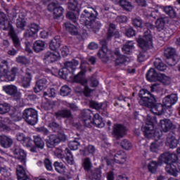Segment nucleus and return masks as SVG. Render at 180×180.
<instances>
[{
    "label": "nucleus",
    "instance_id": "obj_12",
    "mask_svg": "<svg viewBox=\"0 0 180 180\" xmlns=\"http://www.w3.org/2000/svg\"><path fill=\"white\" fill-rule=\"evenodd\" d=\"M3 91H4L7 95L13 96L15 101H20L22 98V94L18 91V87L13 84L4 86Z\"/></svg>",
    "mask_w": 180,
    "mask_h": 180
},
{
    "label": "nucleus",
    "instance_id": "obj_41",
    "mask_svg": "<svg viewBox=\"0 0 180 180\" xmlns=\"http://www.w3.org/2000/svg\"><path fill=\"white\" fill-rule=\"evenodd\" d=\"M82 167L86 172H90L92 169V167H94V165L92 164V161H91V158H86L83 159L82 160Z\"/></svg>",
    "mask_w": 180,
    "mask_h": 180
},
{
    "label": "nucleus",
    "instance_id": "obj_46",
    "mask_svg": "<svg viewBox=\"0 0 180 180\" xmlns=\"http://www.w3.org/2000/svg\"><path fill=\"white\" fill-rule=\"evenodd\" d=\"M65 153L66 154L65 161L67 164H68L69 165H74L75 162H74V156L72 155V153H71V152H70V150L67 148L65 150Z\"/></svg>",
    "mask_w": 180,
    "mask_h": 180
},
{
    "label": "nucleus",
    "instance_id": "obj_9",
    "mask_svg": "<svg viewBox=\"0 0 180 180\" xmlns=\"http://www.w3.org/2000/svg\"><path fill=\"white\" fill-rule=\"evenodd\" d=\"M165 56L167 58L166 63L171 67L175 65L179 60V56L176 55V51L174 48H167L165 50Z\"/></svg>",
    "mask_w": 180,
    "mask_h": 180
},
{
    "label": "nucleus",
    "instance_id": "obj_10",
    "mask_svg": "<svg viewBox=\"0 0 180 180\" xmlns=\"http://www.w3.org/2000/svg\"><path fill=\"white\" fill-rule=\"evenodd\" d=\"M100 44L101 46V49L98 51L97 55L103 63H108L109 61V56L108 53L111 54L112 52L108 50V41L106 39H103L100 41Z\"/></svg>",
    "mask_w": 180,
    "mask_h": 180
},
{
    "label": "nucleus",
    "instance_id": "obj_14",
    "mask_svg": "<svg viewBox=\"0 0 180 180\" xmlns=\"http://www.w3.org/2000/svg\"><path fill=\"white\" fill-rule=\"evenodd\" d=\"M58 58H60L58 52L47 51L44 55L43 61L44 64H51V63H56Z\"/></svg>",
    "mask_w": 180,
    "mask_h": 180
},
{
    "label": "nucleus",
    "instance_id": "obj_29",
    "mask_svg": "<svg viewBox=\"0 0 180 180\" xmlns=\"http://www.w3.org/2000/svg\"><path fill=\"white\" fill-rule=\"evenodd\" d=\"M47 87V79L41 78L37 81L36 87L34 88V92H40V91H43L44 88Z\"/></svg>",
    "mask_w": 180,
    "mask_h": 180
},
{
    "label": "nucleus",
    "instance_id": "obj_3",
    "mask_svg": "<svg viewBox=\"0 0 180 180\" xmlns=\"http://www.w3.org/2000/svg\"><path fill=\"white\" fill-rule=\"evenodd\" d=\"M0 26H1L3 30H9L8 34L12 39L13 46L19 50L20 49V39L18 37V35L13 30V27L11 25V22L8 20V17L5 13L0 11Z\"/></svg>",
    "mask_w": 180,
    "mask_h": 180
},
{
    "label": "nucleus",
    "instance_id": "obj_53",
    "mask_svg": "<svg viewBox=\"0 0 180 180\" xmlns=\"http://www.w3.org/2000/svg\"><path fill=\"white\" fill-rule=\"evenodd\" d=\"M157 168H158V162L155 161L150 162L148 166L149 172L152 174H155V172H157Z\"/></svg>",
    "mask_w": 180,
    "mask_h": 180
},
{
    "label": "nucleus",
    "instance_id": "obj_16",
    "mask_svg": "<svg viewBox=\"0 0 180 180\" xmlns=\"http://www.w3.org/2000/svg\"><path fill=\"white\" fill-rule=\"evenodd\" d=\"M115 35L117 37H119V31H116V25L110 23L106 33V39H103V40H106V41H108V40H112V37H113Z\"/></svg>",
    "mask_w": 180,
    "mask_h": 180
},
{
    "label": "nucleus",
    "instance_id": "obj_38",
    "mask_svg": "<svg viewBox=\"0 0 180 180\" xmlns=\"http://www.w3.org/2000/svg\"><path fill=\"white\" fill-rule=\"evenodd\" d=\"M167 22H168V18H160L156 20L155 26L158 32L164 30L165 28V23H167Z\"/></svg>",
    "mask_w": 180,
    "mask_h": 180
},
{
    "label": "nucleus",
    "instance_id": "obj_15",
    "mask_svg": "<svg viewBox=\"0 0 180 180\" xmlns=\"http://www.w3.org/2000/svg\"><path fill=\"white\" fill-rule=\"evenodd\" d=\"M85 27L89 29L90 32H94L96 33V32H99L101 30V27H102V22L101 21L96 19L91 20L88 24H86Z\"/></svg>",
    "mask_w": 180,
    "mask_h": 180
},
{
    "label": "nucleus",
    "instance_id": "obj_11",
    "mask_svg": "<svg viewBox=\"0 0 180 180\" xmlns=\"http://www.w3.org/2000/svg\"><path fill=\"white\" fill-rule=\"evenodd\" d=\"M12 151L15 158L18 160L20 162H22V164L25 165L26 164V160L27 157L25 150L22 149L19 145L15 144L12 148Z\"/></svg>",
    "mask_w": 180,
    "mask_h": 180
},
{
    "label": "nucleus",
    "instance_id": "obj_6",
    "mask_svg": "<svg viewBox=\"0 0 180 180\" xmlns=\"http://www.w3.org/2000/svg\"><path fill=\"white\" fill-rule=\"evenodd\" d=\"M98 16V12L95 9L88 7L84 9L83 13L81 14L79 22L82 25L85 26L89 22L93 20V19H96Z\"/></svg>",
    "mask_w": 180,
    "mask_h": 180
},
{
    "label": "nucleus",
    "instance_id": "obj_59",
    "mask_svg": "<svg viewBox=\"0 0 180 180\" xmlns=\"http://www.w3.org/2000/svg\"><path fill=\"white\" fill-rule=\"evenodd\" d=\"M77 13V15H75L73 12L69 11L66 14V18L68 19H70V20H72V22H73V23H76L77 19L78 16H79V14H78V13Z\"/></svg>",
    "mask_w": 180,
    "mask_h": 180
},
{
    "label": "nucleus",
    "instance_id": "obj_45",
    "mask_svg": "<svg viewBox=\"0 0 180 180\" xmlns=\"http://www.w3.org/2000/svg\"><path fill=\"white\" fill-rule=\"evenodd\" d=\"M163 11L166 15H168L170 18H176V12L172 6H168L163 8Z\"/></svg>",
    "mask_w": 180,
    "mask_h": 180
},
{
    "label": "nucleus",
    "instance_id": "obj_25",
    "mask_svg": "<svg viewBox=\"0 0 180 180\" xmlns=\"http://www.w3.org/2000/svg\"><path fill=\"white\" fill-rule=\"evenodd\" d=\"M160 74H158L154 68H150L146 73V79L150 82L160 79Z\"/></svg>",
    "mask_w": 180,
    "mask_h": 180
},
{
    "label": "nucleus",
    "instance_id": "obj_30",
    "mask_svg": "<svg viewBox=\"0 0 180 180\" xmlns=\"http://www.w3.org/2000/svg\"><path fill=\"white\" fill-rule=\"evenodd\" d=\"M61 46V41L60 40V37H55L49 44V49L52 50V51H56V50H58L60 46Z\"/></svg>",
    "mask_w": 180,
    "mask_h": 180
},
{
    "label": "nucleus",
    "instance_id": "obj_19",
    "mask_svg": "<svg viewBox=\"0 0 180 180\" xmlns=\"http://www.w3.org/2000/svg\"><path fill=\"white\" fill-rule=\"evenodd\" d=\"M113 133L117 136V139H122L126 134V127L122 124H115Z\"/></svg>",
    "mask_w": 180,
    "mask_h": 180
},
{
    "label": "nucleus",
    "instance_id": "obj_31",
    "mask_svg": "<svg viewBox=\"0 0 180 180\" xmlns=\"http://www.w3.org/2000/svg\"><path fill=\"white\" fill-rule=\"evenodd\" d=\"M53 167L55 168V171H56L58 174H60V175H65L67 167L63 165V162L56 161L53 163Z\"/></svg>",
    "mask_w": 180,
    "mask_h": 180
},
{
    "label": "nucleus",
    "instance_id": "obj_22",
    "mask_svg": "<svg viewBox=\"0 0 180 180\" xmlns=\"http://www.w3.org/2000/svg\"><path fill=\"white\" fill-rule=\"evenodd\" d=\"M89 178L91 180H101L102 179V170L99 168H95L87 172Z\"/></svg>",
    "mask_w": 180,
    "mask_h": 180
},
{
    "label": "nucleus",
    "instance_id": "obj_64",
    "mask_svg": "<svg viewBox=\"0 0 180 180\" xmlns=\"http://www.w3.org/2000/svg\"><path fill=\"white\" fill-rule=\"evenodd\" d=\"M94 153H95V146L92 145H89L87 147L84 148L85 155H88L89 154H94Z\"/></svg>",
    "mask_w": 180,
    "mask_h": 180
},
{
    "label": "nucleus",
    "instance_id": "obj_47",
    "mask_svg": "<svg viewBox=\"0 0 180 180\" xmlns=\"http://www.w3.org/2000/svg\"><path fill=\"white\" fill-rule=\"evenodd\" d=\"M154 65L158 71H165L167 70V65L164 64L160 59H156L154 62Z\"/></svg>",
    "mask_w": 180,
    "mask_h": 180
},
{
    "label": "nucleus",
    "instance_id": "obj_33",
    "mask_svg": "<svg viewBox=\"0 0 180 180\" xmlns=\"http://www.w3.org/2000/svg\"><path fill=\"white\" fill-rule=\"evenodd\" d=\"M78 64V61L77 60H73L72 62L68 61L64 63V68H66V70H68V72L74 74V71H75Z\"/></svg>",
    "mask_w": 180,
    "mask_h": 180
},
{
    "label": "nucleus",
    "instance_id": "obj_54",
    "mask_svg": "<svg viewBox=\"0 0 180 180\" xmlns=\"http://www.w3.org/2000/svg\"><path fill=\"white\" fill-rule=\"evenodd\" d=\"M90 108H92L93 109H96V110H103V106L105 104L99 103L96 101H90Z\"/></svg>",
    "mask_w": 180,
    "mask_h": 180
},
{
    "label": "nucleus",
    "instance_id": "obj_21",
    "mask_svg": "<svg viewBox=\"0 0 180 180\" xmlns=\"http://www.w3.org/2000/svg\"><path fill=\"white\" fill-rule=\"evenodd\" d=\"M30 82H32V71L27 68L25 75L22 78V86L23 88H29L30 86Z\"/></svg>",
    "mask_w": 180,
    "mask_h": 180
},
{
    "label": "nucleus",
    "instance_id": "obj_18",
    "mask_svg": "<svg viewBox=\"0 0 180 180\" xmlns=\"http://www.w3.org/2000/svg\"><path fill=\"white\" fill-rule=\"evenodd\" d=\"M160 125L163 133H168L172 129L174 124L168 119H163L160 121Z\"/></svg>",
    "mask_w": 180,
    "mask_h": 180
},
{
    "label": "nucleus",
    "instance_id": "obj_43",
    "mask_svg": "<svg viewBox=\"0 0 180 180\" xmlns=\"http://www.w3.org/2000/svg\"><path fill=\"white\" fill-rule=\"evenodd\" d=\"M68 9L70 11H75L77 13H79V8H78V1L77 0H70L68 3Z\"/></svg>",
    "mask_w": 180,
    "mask_h": 180
},
{
    "label": "nucleus",
    "instance_id": "obj_49",
    "mask_svg": "<svg viewBox=\"0 0 180 180\" xmlns=\"http://www.w3.org/2000/svg\"><path fill=\"white\" fill-rule=\"evenodd\" d=\"M68 146L70 150H78V147H79V139L75 138L73 141L69 142Z\"/></svg>",
    "mask_w": 180,
    "mask_h": 180
},
{
    "label": "nucleus",
    "instance_id": "obj_42",
    "mask_svg": "<svg viewBox=\"0 0 180 180\" xmlns=\"http://www.w3.org/2000/svg\"><path fill=\"white\" fill-rule=\"evenodd\" d=\"M34 144L37 148H39L40 150H43L44 148V141H43V139L39 135L34 136Z\"/></svg>",
    "mask_w": 180,
    "mask_h": 180
},
{
    "label": "nucleus",
    "instance_id": "obj_4",
    "mask_svg": "<svg viewBox=\"0 0 180 180\" xmlns=\"http://www.w3.org/2000/svg\"><path fill=\"white\" fill-rule=\"evenodd\" d=\"M140 98L139 103L141 106H146V108H151L154 106V103L157 102V98L154 96V94L150 93L147 89H142L139 93Z\"/></svg>",
    "mask_w": 180,
    "mask_h": 180
},
{
    "label": "nucleus",
    "instance_id": "obj_50",
    "mask_svg": "<svg viewBox=\"0 0 180 180\" xmlns=\"http://www.w3.org/2000/svg\"><path fill=\"white\" fill-rule=\"evenodd\" d=\"M158 81H160L163 85H169L171 84V78L164 74H160Z\"/></svg>",
    "mask_w": 180,
    "mask_h": 180
},
{
    "label": "nucleus",
    "instance_id": "obj_23",
    "mask_svg": "<svg viewBox=\"0 0 180 180\" xmlns=\"http://www.w3.org/2000/svg\"><path fill=\"white\" fill-rule=\"evenodd\" d=\"M127 160V156H126V153H124L123 150H120L117 152V153L114 156L115 162H116L117 164H121V165L125 164Z\"/></svg>",
    "mask_w": 180,
    "mask_h": 180
},
{
    "label": "nucleus",
    "instance_id": "obj_7",
    "mask_svg": "<svg viewBox=\"0 0 180 180\" xmlns=\"http://www.w3.org/2000/svg\"><path fill=\"white\" fill-rule=\"evenodd\" d=\"M154 122H155V117L148 115L146 126L142 129L144 136L148 139H151L157 133L154 131Z\"/></svg>",
    "mask_w": 180,
    "mask_h": 180
},
{
    "label": "nucleus",
    "instance_id": "obj_58",
    "mask_svg": "<svg viewBox=\"0 0 180 180\" xmlns=\"http://www.w3.org/2000/svg\"><path fill=\"white\" fill-rule=\"evenodd\" d=\"M132 25L134 27H143V20L140 18H135L131 19Z\"/></svg>",
    "mask_w": 180,
    "mask_h": 180
},
{
    "label": "nucleus",
    "instance_id": "obj_35",
    "mask_svg": "<svg viewBox=\"0 0 180 180\" xmlns=\"http://www.w3.org/2000/svg\"><path fill=\"white\" fill-rule=\"evenodd\" d=\"M165 170L167 172V174H169V175H172L173 176H177L178 175V171L176 170V166L175 165V163H169L167 164L165 167Z\"/></svg>",
    "mask_w": 180,
    "mask_h": 180
},
{
    "label": "nucleus",
    "instance_id": "obj_2",
    "mask_svg": "<svg viewBox=\"0 0 180 180\" xmlns=\"http://www.w3.org/2000/svg\"><path fill=\"white\" fill-rule=\"evenodd\" d=\"M136 41L141 50L143 51L140 52L138 55V61L139 63H143L148 58V53H147V50L153 49L154 46L153 45V35L150 34V30H147L145 32V35L143 38L139 37L136 39Z\"/></svg>",
    "mask_w": 180,
    "mask_h": 180
},
{
    "label": "nucleus",
    "instance_id": "obj_5",
    "mask_svg": "<svg viewBox=\"0 0 180 180\" xmlns=\"http://www.w3.org/2000/svg\"><path fill=\"white\" fill-rule=\"evenodd\" d=\"M80 69L81 70L79 72V73L75 75L73 78V81L75 82H77V84H80V85H84V95L86 96H89V94L91 92H92V90L89 89L86 85L88 84V80L84 77V74L86 72V69H85V67L84 66V64H82L80 65Z\"/></svg>",
    "mask_w": 180,
    "mask_h": 180
},
{
    "label": "nucleus",
    "instance_id": "obj_32",
    "mask_svg": "<svg viewBox=\"0 0 180 180\" xmlns=\"http://www.w3.org/2000/svg\"><path fill=\"white\" fill-rule=\"evenodd\" d=\"M44 47H46V43L41 40L35 41L32 46V49L35 53H40V51H43V50H44Z\"/></svg>",
    "mask_w": 180,
    "mask_h": 180
},
{
    "label": "nucleus",
    "instance_id": "obj_57",
    "mask_svg": "<svg viewBox=\"0 0 180 180\" xmlns=\"http://www.w3.org/2000/svg\"><path fill=\"white\" fill-rule=\"evenodd\" d=\"M25 26H26V20L25 18H19L16 20V27L18 29H20V30H23L25 29Z\"/></svg>",
    "mask_w": 180,
    "mask_h": 180
},
{
    "label": "nucleus",
    "instance_id": "obj_39",
    "mask_svg": "<svg viewBox=\"0 0 180 180\" xmlns=\"http://www.w3.org/2000/svg\"><path fill=\"white\" fill-rule=\"evenodd\" d=\"M49 6H53V15L56 19L63 16V13H64V8L63 7L57 6L56 4H52Z\"/></svg>",
    "mask_w": 180,
    "mask_h": 180
},
{
    "label": "nucleus",
    "instance_id": "obj_24",
    "mask_svg": "<svg viewBox=\"0 0 180 180\" xmlns=\"http://www.w3.org/2000/svg\"><path fill=\"white\" fill-rule=\"evenodd\" d=\"M54 115L56 119H60V117L63 119H70L72 117V113H71V110L68 109L60 110L55 112Z\"/></svg>",
    "mask_w": 180,
    "mask_h": 180
},
{
    "label": "nucleus",
    "instance_id": "obj_20",
    "mask_svg": "<svg viewBox=\"0 0 180 180\" xmlns=\"http://www.w3.org/2000/svg\"><path fill=\"white\" fill-rule=\"evenodd\" d=\"M156 103H154L153 106L152 107H148L149 109H150V112H152V113H154V115H162V113H164V112H165L166 110V108L165 105L161 103L159 104H155Z\"/></svg>",
    "mask_w": 180,
    "mask_h": 180
},
{
    "label": "nucleus",
    "instance_id": "obj_56",
    "mask_svg": "<svg viewBox=\"0 0 180 180\" xmlns=\"http://www.w3.org/2000/svg\"><path fill=\"white\" fill-rule=\"evenodd\" d=\"M71 94V88L67 85H64L60 89L61 96H68Z\"/></svg>",
    "mask_w": 180,
    "mask_h": 180
},
{
    "label": "nucleus",
    "instance_id": "obj_52",
    "mask_svg": "<svg viewBox=\"0 0 180 180\" xmlns=\"http://www.w3.org/2000/svg\"><path fill=\"white\" fill-rule=\"evenodd\" d=\"M11 110V106H9V104L4 103L0 104V115H5L6 113H8Z\"/></svg>",
    "mask_w": 180,
    "mask_h": 180
},
{
    "label": "nucleus",
    "instance_id": "obj_36",
    "mask_svg": "<svg viewBox=\"0 0 180 180\" xmlns=\"http://www.w3.org/2000/svg\"><path fill=\"white\" fill-rule=\"evenodd\" d=\"M64 27L67 30V32H69L70 34L72 36H77L78 35V29L75 25L70 23V22H65L64 24Z\"/></svg>",
    "mask_w": 180,
    "mask_h": 180
},
{
    "label": "nucleus",
    "instance_id": "obj_44",
    "mask_svg": "<svg viewBox=\"0 0 180 180\" xmlns=\"http://www.w3.org/2000/svg\"><path fill=\"white\" fill-rule=\"evenodd\" d=\"M120 5L124 11H127V12H130L131 11V9H133L131 4H130L127 0H120Z\"/></svg>",
    "mask_w": 180,
    "mask_h": 180
},
{
    "label": "nucleus",
    "instance_id": "obj_63",
    "mask_svg": "<svg viewBox=\"0 0 180 180\" xmlns=\"http://www.w3.org/2000/svg\"><path fill=\"white\" fill-rule=\"evenodd\" d=\"M11 117L13 122H20V120H22V113L15 112L13 114H11Z\"/></svg>",
    "mask_w": 180,
    "mask_h": 180
},
{
    "label": "nucleus",
    "instance_id": "obj_62",
    "mask_svg": "<svg viewBox=\"0 0 180 180\" xmlns=\"http://www.w3.org/2000/svg\"><path fill=\"white\" fill-rule=\"evenodd\" d=\"M123 29L125 30V36H127V37H133V36H136V31L133 29V27Z\"/></svg>",
    "mask_w": 180,
    "mask_h": 180
},
{
    "label": "nucleus",
    "instance_id": "obj_17",
    "mask_svg": "<svg viewBox=\"0 0 180 180\" xmlns=\"http://www.w3.org/2000/svg\"><path fill=\"white\" fill-rule=\"evenodd\" d=\"M12 144H13L12 138L6 135H0V145L3 148H11Z\"/></svg>",
    "mask_w": 180,
    "mask_h": 180
},
{
    "label": "nucleus",
    "instance_id": "obj_27",
    "mask_svg": "<svg viewBox=\"0 0 180 180\" xmlns=\"http://www.w3.org/2000/svg\"><path fill=\"white\" fill-rule=\"evenodd\" d=\"M39 32V25L35 23H32L30 26V30H27L24 33V37L26 39H29V37H32L34 34H36Z\"/></svg>",
    "mask_w": 180,
    "mask_h": 180
},
{
    "label": "nucleus",
    "instance_id": "obj_40",
    "mask_svg": "<svg viewBox=\"0 0 180 180\" xmlns=\"http://www.w3.org/2000/svg\"><path fill=\"white\" fill-rule=\"evenodd\" d=\"M93 124H94V126L96 127H99L100 129L105 127V123L102 122V118L99 114L96 113L94 115Z\"/></svg>",
    "mask_w": 180,
    "mask_h": 180
},
{
    "label": "nucleus",
    "instance_id": "obj_8",
    "mask_svg": "<svg viewBox=\"0 0 180 180\" xmlns=\"http://www.w3.org/2000/svg\"><path fill=\"white\" fill-rule=\"evenodd\" d=\"M22 117L28 124L34 126L37 123V111L33 108H26L22 112Z\"/></svg>",
    "mask_w": 180,
    "mask_h": 180
},
{
    "label": "nucleus",
    "instance_id": "obj_51",
    "mask_svg": "<svg viewBox=\"0 0 180 180\" xmlns=\"http://www.w3.org/2000/svg\"><path fill=\"white\" fill-rule=\"evenodd\" d=\"M43 96L45 98H54V96H56V89L55 88L48 89L46 91H44Z\"/></svg>",
    "mask_w": 180,
    "mask_h": 180
},
{
    "label": "nucleus",
    "instance_id": "obj_1",
    "mask_svg": "<svg viewBox=\"0 0 180 180\" xmlns=\"http://www.w3.org/2000/svg\"><path fill=\"white\" fill-rule=\"evenodd\" d=\"M48 127H49L53 133H58V134H51L49 136L46 140V146L48 148H54L57 144L67 141V135L63 131V127L58 123L54 121L49 122Z\"/></svg>",
    "mask_w": 180,
    "mask_h": 180
},
{
    "label": "nucleus",
    "instance_id": "obj_61",
    "mask_svg": "<svg viewBox=\"0 0 180 180\" xmlns=\"http://www.w3.org/2000/svg\"><path fill=\"white\" fill-rule=\"evenodd\" d=\"M121 147H122V148H124V150H130V148H131V147H132V145H131V143H130V141H129V140L124 139L121 142Z\"/></svg>",
    "mask_w": 180,
    "mask_h": 180
},
{
    "label": "nucleus",
    "instance_id": "obj_26",
    "mask_svg": "<svg viewBox=\"0 0 180 180\" xmlns=\"http://www.w3.org/2000/svg\"><path fill=\"white\" fill-rule=\"evenodd\" d=\"M16 175L18 180H30L26 174V170L22 165L16 167Z\"/></svg>",
    "mask_w": 180,
    "mask_h": 180
},
{
    "label": "nucleus",
    "instance_id": "obj_60",
    "mask_svg": "<svg viewBox=\"0 0 180 180\" xmlns=\"http://www.w3.org/2000/svg\"><path fill=\"white\" fill-rule=\"evenodd\" d=\"M44 165L47 171H53V163L49 158H45L44 160Z\"/></svg>",
    "mask_w": 180,
    "mask_h": 180
},
{
    "label": "nucleus",
    "instance_id": "obj_13",
    "mask_svg": "<svg viewBox=\"0 0 180 180\" xmlns=\"http://www.w3.org/2000/svg\"><path fill=\"white\" fill-rule=\"evenodd\" d=\"M158 160L159 162H161V164L164 162L168 165V164L175 162V161L178 160V156H176L175 153H165L160 155Z\"/></svg>",
    "mask_w": 180,
    "mask_h": 180
},
{
    "label": "nucleus",
    "instance_id": "obj_28",
    "mask_svg": "<svg viewBox=\"0 0 180 180\" xmlns=\"http://www.w3.org/2000/svg\"><path fill=\"white\" fill-rule=\"evenodd\" d=\"M166 144L169 147V148H176L179 141L175 138V136L169 134L166 140Z\"/></svg>",
    "mask_w": 180,
    "mask_h": 180
},
{
    "label": "nucleus",
    "instance_id": "obj_34",
    "mask_svg": "<svg viewBox=\"0 0 180 180\" xmlns=\"http://www.w3.org/2000/svg\"><path fill=\"white\" fill-rule=\"evenodd\" d=\"M134 49V44L132 41H128L122 47V51L124 54H131V51Z\"/></svg>",
    "mask_w": 180,
    "mask_h": 180
},
{
    "label": "nucleus",
    "instance_id": "obj_37",
    "mask_svg": "<svg viewBox=\"0 0 180 180\" xmlns=\"http://www.w3.org/2000/svg\"><path fill=\"white\" fill-rule=\"evenodd\" d=\"M9 71L8 63L6 60H1L0 63V78L5 77Z\"/></svg>",
    "mask_w": 180,
    "mask_h": 180
},
{
    "label": "nucleus",
    "instance_id": "obj_48",
    "mask_svg": "<svg viewBox=\"0 0 180 180\" xmlns=\"http://www.w3.org/2000/svg\"><path fill=\"white\" fill-rule=\"evenodd\" d=\"M94 116V112L89 109H84L81 112L82 120L84 119H92Z\"/></svg>",
    "mask_w": 180,
    "mask_h": 180
},
{
    "label": "nucleus",
    "instance_id": "obj_55",
    "mask_svg": "<svg viewBox=\"0 0 180 180\" xmlns=\"http://www.w3.org/2000/svg\"><path fill=\"white\" fill-rule=\"evenodd\" d=\"M127 61V57L124 55H120L115 60V65H123Z\"/></svg>",
    "mask_w": 180,
    "mask_h": 180
}]
</instances>
